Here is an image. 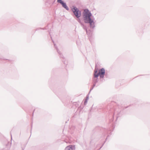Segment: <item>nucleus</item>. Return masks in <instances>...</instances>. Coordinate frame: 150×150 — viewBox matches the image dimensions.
<instances>
[{
  "mask_svg": "<svg viewBox=\"0 0 150 150\" xmlns=\"http://www.w3.org/2000/svg\"><path fill=\"white\" fill-rule=\"evenodd\" d=\"M91 12L88 8L84 9L82 15L83 20L85 23L88 24L90 28H94L95 27L94 18Z\"/></svg>",
  "mask_w": 150,
  "mask_h": 150,
  "instance_id": "f257e3e1",
  "label": "nucleus"
},
{
  "mask_svg": "<svg viewBox=\"0 0 150 150\" xmlns=\"http://www.w3.org/2000/svg\"><path fill=\"white\" fill-rule=\"evenodd\" d=\"M81 26L82 27L83 29L86 31V33H87L88 30L86 26L84 25V23L82 24Z\"/></svg>",
  "mask_w": 150,
  "mask_h": 150,
  "instance_id": "1a4fd4ad",
  "label": "nucleus"
},
{
  "mask_svg": "<svg viewBox=\"0 0 150 150\" xmlns=\"http://www.w3.org/2000/svg\"><path fill=\"white\" fill-rule=\"evenodd\" d=\"M128 107V106L125 107V109H126V108H127Z\"/></svg>",
  "mask_w": 150,
  "mask_h": 150,
  "instance_id": "412c9836",
  "label": "nucleus"
},
{
  "mask_svg": "<svg viewBox=\"0 0 150 150\" xmlns=\"http://www.w3.org/2000/svg\"><path fill=\"white\" fill-rule=\"evenodd\" d=\"M25 145L24 146V147H21L22 149V150H24L25 147Z\"/></svg>",
  "mask_w": 150,
  "mask_h": 150,
  "instance_id": "a211bd4d",
  "label": "nucleus"
},
{
  "mask_svg": "<svg viewBox=\"0 0 150 150\" xmlns=\"http://www.w3.org/2000/svg\"><path fill=\"white\" fill-rule=\"evenodd\" d=\"M96 74L94 73L93 76V83L96 84L98 82V76L96 77Z\"/></svg>",
  "mask_w": 150,
  "mask_h": 150,
  "instance_id": "6e6552de",
  "label": "nucleus"
},
{
  "mask_svg": "<svg viewBox=\"0 0 150 150\" xmlns=\"http://www.w3.org/2000/svg\"><path fill=\"white\" fill-rule=\"evenodd\" d=\"M88 95L87 96H86V99H87V100H88Z\"/></svg>",
  "mask_w": 150,
  "mask_h": 150,
  "instance_id": "f3484780",
  "label": "nucleus"
},
{
  "mask_svg": "<svg viewBox=\"0 0 150 150\" xmlns=\"http://www.w3.org/2000/svg\"><path fill=\"white\" fill-rule=\"evenodd\" d=\"M96 84L93 83V85L92 86L94 88L95 87V86H96Z\"/></svg>",
  "mask_w": 150,
  "mask_h": 150,
  "instance_id": "dca6fc26",
  "label": "nucleus"
},
{
  "mask_svg": "<svg viewBox=\"0 0 150 150\" xmlns=\"http://www.w3.org/2000/svg\"><path fill=\"white\" fill-rule=\"evenodd\" d=\"M57 2L60 3L62 6L65 9L69 11V8L67 6L66 2L62 0H57Z\"/></svg>",
  "mask_w": 150,
  "mask_h": 150,
  "instance_id": "423d86ee",
  "label": "nucleus"
},
{
  "mask_svg": "<svg viewBox=\"0 0 150 150\" xmlns=\"http://www.w3.org/2000/svg\"><path fill=\"white\" fill-rule=\"evenodd\" d=\"M120 112H117V111H116V110H115L114 111V115L115 114H117L118 115V116H117V119L118 118V117L120 116Z\"/></svg>",
  "mask_w": 150,
  "mask_h": 150,
  "instance_id": "9b49d317",
  "label": "nucleus"
},
{
  "mask_svg": "<svg viewBox=\"0 0 150 150\" xmlns=\"http://www.w3.org/2000/svg\"><path fill=\"white\" fill-rule=\"evenodd\" d=\"M49 34L50 35L51 38V39H52V41L54 43V47H55V49H56L57 51V52H58V54H59V57H60V58L63 59L62 60V61L63 63L65 64H66L67 65V64H66V63L65 62V59L64 57L63 56V55H62V53H61L60 52L58 48L56 46V44L54 43V41L53 40H52V37L51 36V35L50 34V32H49Z\"/></svg>",
  "mask_w": 150,
  "mask_h": 150,
  "instance_id": "39448f33",
  "label": "nucleus"
},
{
  "mask_svg": "<svg viewBox=\"0 0 150 150\" xmlns=\"http://www.w3.org/2000/svg\"><path fill=\"white\" fill-rule=\"evenodd\" d=\"M113 120L114 116H113L112 118L111 119H109V125L110 126H111V128H110L109 129H105L104 132L103 134V135L104 137L105 136V135L108 133V132L109 131H112L114 130L115 127V125L112 122Z\"/></svg>",
  "mask_w": 150,
  "mask_h": 150,
  "instance_id": "7ed1b4c3",
  "label": "nucleus"
},
{
  "mask_svg": "<svg viewBox=\"0 0 150 150\" xmlns=\"http://www.w3.org/2000/svg\"><path fill=\"white\" fill-rule=\"evenodd\" d=\"M109 135H108L107 137L106 138V139H105V141L104 142V143L102 144L101 147L100 148H102V147L103 146V145H104V143H105V142H106V141H107V138H108V137H109Z\"/></svg>",
  "mask_w": 150,
  "mask_h": 150,
  "instance_id": "ddd939ff",
  "label": "nucleus"
},
{
  "mask_svg": "<svg viewBox=\"0 0 150 150\" xmlns=\"http://www.w3.org/2000/svg\"><path fill=\"white\" fill-rule=\"evenodd\" d=\"M40 29H42L43 30H46L47 29L46 28H39L36 29V30H39Z\"/></svg>",
  "mask_w": 150,
  "mask_h": 150,
  "instance_id": "f8f14e48",
  "label": "nucleus"
},
{
  "mask_svg": "<svg viewBox=\"0 0 150 150\" xmlns=\"http://www.w3.org/2000/svg\"><path fill=\"white\" fill-rule=\"evenodd\" d=\"M35 110L34 109V110L33 112V115L34 112V111Z\"/></svg>",
  "mask_w": 150,
  "mask_h": 150,
  "instance_id": "aec40b11",
  "label": "nucleus"
},
{
  "mask_svg": "<svg viewBox=\"0 0 150 150\" xmlns=\"http://www.w3.org/2000/svg\"><path fill=\"white\" fill-rule=\"evenodd\" d=\"M76 20L78 21V22L81 25L82 24H83V23L81 21L80 19V17H76Z\"/></svg>",
  "mask_w": 150,
  "mask_h": 150,
  "instance_id": "9d476101",
  "label": "nucleus"
},
{
  "mask_svg": "<svg viewBox=\"0 0 150 150\" xmlns=\"http://www.w3.org/2000/svg\"><path fill=\"white\" fill-rule=\"evenodd\" d=\"M87 99H86L84 101V104L85 105H86V104L87 103Z\"/></svg>",
  "mask_w": 150,
  "mask_h": 150,
  "instance_id": "2eb2a0df",
  "label": "nucleus"
},
{
  "mask_svg": "<svg viewBox=\"0 0 150 150\" xmlns=\"http://www.w3.org/2000/svg\"><path fill=\"white\" fill-rule=\"evenodd\" d=\"M10 134H11V139H12V135H11V133H10Z\"/></svg>",
  "mask_w": 150,
  "mask_h": 150,
  "instance_id": "6ab92c4d",
  "label": "nucleus"
},
{
  "mask_svg": "<svg viewBox=\"0 0 150 150\" xmlns=\"http://www.w3.org/2000/svg\"><path fill=\"white\" fill-rule=\"evenodd\" d=\"M71 11L73 13V16L75 17H80L81 16V11L75 6H73L71 9Z\"/></svg>",
  "mask_w": 150,
  "mask_h": 150,
  "instance_id": "20e7f679",
  "label": "nucleus"
},
{
  "mask_svg": "<svg viewBox=\"0 0 150 150\" xmlns=\"http://www.w3.org/2000/svg\"><path fill=\"white\" fill-rule=\"evenodd\" d=\"M93 88H94L92 86V87L90 88V91H89V92L88 94H89L91 92V91L93 89Z\"/></svg>",
  "mask_w": 150,
  "mask_h": 150,
  "instance_id": "4468645a",
  "label": "nucleus"
},
{
  "mask_svg": "<svg viewBox=\"0 0 150 150\" xmlns=\"http://www.w3.org/2000/svg\"><path fill=\"white\" fill-rule=\"evenodd\" d=\"M94 73L96 75V77L99 76L101 81L103 82L105 81V80L103 79L105 76L106 78L108 77L107 74L105 72V70L104 68H102L99 69L98 73L97 70L94 71Z\"/></svg>",
  "mask_w": 150,
  "mask_h": 150,
  "instance_id": "f03ea898",
  "label": "nucleus"
},
{
  "mask_svg": "<svg viewBox=\"0 0 150 150\" xmlns=\"http://www.w3.org/2000/svg\"><path fill=\"white\" fill-rule=\"evenodd\" d=\"M75 146L70 145L67 146L65 148V150H75Z\"/></svg>",
  "mask_w": 150,
  "mask_h": 150,
  "instance_id": "0eeeda50",
  "label": "nucleus"
}]
</instances>
